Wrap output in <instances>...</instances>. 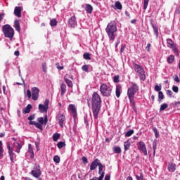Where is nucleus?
<instances>
[{"mask_svg": "<svg viewBox=\"0 0 180 180\" xmlns=\"http://www.w3.org/2000/svg\"><path fill=\"white\" fill-rule=\"evenodd\" d=\"M167 47H169V49H172L173 50V51H174V54H176V56H179V53H178V48H176V45H175V44H174V41H172V39H167Z\"/></svg>", "mask_w": 180, "mask_h": 180, "instance_id": "6e6552de", "label": "nucleus"}, {"mask_svg": "<svg viewBox=\"0 0 180 180\" xmlns=\"http://www.w3.org/2000/svg\"><path fill=\"white\" fill-rule=\"evenodd\" d=\"M133 67H134V71L136 72H137V74L139 75L140 79H141V81H145L146 80V71H144V68H143V67H141V65H140L136 63H133Z\"/></svg>", "mask_w": 180, "mask_h": 180, "instance_id": "423d86ee", "label": "nucleus"}, {"mask_svg": "<svg viewBox=\"0 0 180 180\" xmlns=\"http://www.w3.org/2000/svg\"><path fill=\"white\" fill-rule=\"evenodd\" d=\"M176 165H175V163H169L168 171L169 172H175V169H176Z\"/></svg>", "mask_w": 180, "mask_h": 180, "instance_id": "412c9836", "label": "nucleus"}, {"mask_svg": "<svg viewBox=\"0 0 180 180\" xmlns=\"http://www.w3.org/2000/svg\"><path fill=\"white\" fill-rule=\"evenodd\" d=\"M152 129L155 133V137L158 139V137H160V132H158V129H157L155 127H153Z\"/></svg>", "mask_w": 180, "mask_h": 180, "instance_id": "4c0bfd02", "label": "nucleus"}, {"mask_svg": "<svg viewBox=\"0 0 180 180\" xmlns=\"http://www.w3.org/2000/svg\"><path fill=\"white\" fill-rule=\"evenodd\" d=\"M57 19L53 18L52 20H50V25L51 26V27H54V26H57Z\"/></svg>", "mask_w": 180, "mask_h": 180, "instance_id": "2f4dec72", "label": "nucleus"}, {"mask_svg": "<svg viewBox=\"0 0 180 180\" xmlns=\"http://www.w3.org/2000/svg\"><path fill=\"white\" fill-rule=\"evenodd\" d=\"M105 180H110V176H109V175H105Z\"/></svg>", "mask_w": 180, "mask_h": 180, "instance_id": "774afa93", "label": "nucleus"}, {"mask_svg": "<svg viewBox=\"0 0 180 180\" xmlns=\"http://www.w3.org/2000/svg\"><path fill=\"white\" fill-rule=\"evenodd\" d=\"M150 47H151V44H148L146 47V49L147 50V51L150 52Z\"/></svg>", "mask_w": 180, "mask_h": 180, "instance_id": "0e129e2a", "label": "nucleus"}, {"mask_svg": "<svg viewBox=\"0 0 180 180\" xmlns=\"http://www.w3.org/2000/svg\"><path fill=\"white\" fill-rule=\"evenodd\" d=\"M84 123H85L86 127H89V122H88V119H87V117H84Z\"/></svg>", "mask_w": 180, "mask_h": 180, "instance_id": "680f3d73", "label": "nucleus"}, {"mask_svg": "<svg viewBox=\"0 0 180 180\" xmlns=\"http://www.w3.org/2000/svg\"><path fill=\"white\" fill-rule=\"evenodd\" d=\"M148 2L150 0H143V9L146 11L147 9V6H148Z\"/></svg>", "mask_w": 180, "mask_h": 180, "instance_id": "a18cd8bd", "label": "nucleus"}, {"mask_svg": "<svg viewBox=\"0 0 180 180\" xmlns=\"http://www.w3.org/2000/svg\"><path fill=\"white\" fill-rule=\"evenodd\" d=\"M39 110L40 113H47V111L49 110V108L45 107L43 104L39 105Z\"/></svg>", "mask_w": 180, "mask_h": 180, "instance_id": "4be33fe9", "label": "nucleus"}, {"mask_svg": "<svg viewBox=\"0 0 180 180\" xmlns=\"http://www.w3.org/2000/svg\"><path fill=\"white\" fill-rule=\"evenodd\" d=\"M56 68H58V70H64V66H60L59 63H56Z\"/></svg>", "mask_w": 180, "mask_h": 180, "instance_id": "052dcab7", "label": "nucleus"}, {"mask_svg": "<svg viewBox=\"0 0 180 180\" xmlns=\"http://www.w3.org/2000/svg\"><path fill=\"white\" fill-rule=\"evenodd\" d=\"M100 162L101 160L99 159H96L94 161H93L90 165V170L94 171V169H96Z\"/></svg>", "mask_w": 180, "mask_h": 180, "instance_id": "2eb2a0df", "label": "nucleus"}, {"mask_svg": "<svg viewBox=\"0 0 180 180\" xmlns=\"http://www.w3.org/2000/svg\"><path fill=\"white\" fill-rule=\"evenodd\" d=\"M82 71L84 72H89V65H84L82 67Z\"/></svg>", "mask_w": 180, "mask_h": 180, "instance_id": "72a5a7b5", "label": "nucleus"}, {"mask_svg": "<svg viewBox=\"0 0 180 180\" xmlns=\"http://www.w3.org/2000/svg\"><path fill=\"white\" fill-rule=\"evenodd\" d=\"M152 27L157 36H158V27L157 26L154 25V24L152 23Z\"/></svg>", "mask_w": 180, "mask_h": 180, "instance_id": "de8ad7c7", "label": "nucleus"}, {"mask_svg": "<svg viewBox=\"0 0 180 180\" xmlns=\"http://www.w3.org/2000/svg\"><path fill=\"white\" fill-rule=\"evenodd\" d=\"M32 108H33V107L32 106V104H28V105L22 110V113H25V115H26V113H30V110H31Z\"/></svg>", "mask_w": 180, "mask_h": 180, "instance_id": "b1692460", "label": "nucleus"}, {"mask_svg": "<svg viewBox=\"0 0 180 180\" xmlns=\"http://www.w3.org/2000/svg\"><path fill=\"white\" fill-rule=\"evenodd\" d=\"M60 96H64V95L65 94V92H67V85H65V84L62 83L60 84Z\"/></svg>", "mask_w": 180, "mask_h": 180, "instance_id": "aec40b11", "label": "nucleus"}, {"mask_svg": "<svg viewBox=\"0 0 180 180\" xmlns=\"http://www.w3.org/2000/svg\"><path fill=\"white\" fill-rule=\"evenodd\" d=\"M13 144H14V146L15 145L17 146V148L15 150V153H18L19 154V153H20V150L22 149V145H20V143H19L18 142L14 143Z\"/></svg>", "mask_w": 180, "mask_h": 180, "instance_id": "7c9ffc66", "label": "nucleus"}, {"mask_svg": "<svg viewBox=\"0 0 180 180\" xmlns=\"http://www.w3.org/2000/svg\"><path fill=\"white\" fill-rule=\"evenodd\" d=\"M162 99H164V94L162 93V91H159L158 92V102H161V101H162Z\"/></svg>", "mask_w": 180, "mask_h": 180, "instance_id": "f704fd0d", "label": "nucleus"}, {"mask_svg": "<svg viewBox=\"0 0 180 180\" xmlns=\"http://www.w3.org/2000/svg\"><path fill=\"white\" fill-rule=\"evenodd\" d=\"M136 178L137 180H144V175L143 174V173H141L140 176L136 175Z\"/></svg>", "mask_w": 180, "mask_h": 180, "instance_id": "09e8293b", "label": "nucleus"}, {"mask_svg": "<svg viewBox=\"0 0 180 180\" xmlns=\"http://www.w3.org/2000/svg\"><path fill=\"white\" fill-rule=\"evenodd\" d=\"M27 96L28 99H30V98H32V91L30 90H27Z\"/></svg>", "mask_w": 180, "mask_h": 180, "instance_id": "4d7b16f0", "label": "nucleus"}, {"mask_svg": "<svg viewBox=\"0 0 180 180\" xmlns=\"http://www.w3.org/2000/svg\"><path fill=\"white\" fill-rule=\"evenodd\" d=\"M102 104V98L96 92H94L91 97V108L94 119H98L99 112L101 111V105Z\"/></svg>", "mask_w": 180, "mask_h": 180, "instance_id": "f257e3e1", "label": "nucleus"}, {"mask_svg": "<svg viewBox=\"0 0 180 180\" xmlns=\"http://www.w3.org/2000/svg\"><path fill=\"white\" fill-rule=\"evenodd\" d=\"M126 49V44H123L121 45L120 53H123Z\"/></svg>", "mask_w": 180, "mask_h": 180, "instance_id": "13d9d810", "label": "nucleus"}, {"mask_svg": "<svg viewBox=\"0 0 180 180\" xmlns=\"http://www.w3.org/2000/svg\"><path fill=\"white\" fill-rule=\"evenodd\" d=\"M14 15L17 18H22V7L16 6L14 9Z\"/></svg>", "mask_w": 180, "mask_h": 180, "instance_id": "dca6fc26", "label": "nucleus"}, {"mask_svg": "<svg viewBox=\"0 0 180 180\" xmlns=\"http://www.w3.org/2000/svg\"><path fill=\"white\" fill-rule=\"evenodd\" d=\"M162 88V86H161V84L160 85L156 84L155 86V91H156V92H161Z\"/></svg>", "mask_w": 180, "mask_h": 180, "instance_id": "c03bdc74", "label": "nucleus"}, {"mask_svg": "<svg viewBox=\"0 0 180 180\" xmlns=\"http://www.w3.org/2000/svg\"><path fill=\"white\" fill-rule=\"evenodd\" d=\"M31 175L34 176V178H39L41 175V170L40 169V165L36 164L34 166V169L31 172Z\"/></svg>", "mask_w": 180, "mask_h": 180, "instance_id": "1a4fd4ad", "label": "nucleus"}, {"mask_svg": "<svg viewBox=\"0 0 180 180\" xmlns=\"http://www.w3.org/2000/svg\"><path fill=\"white\" fill-rule=\"evenodd\" d=\"M172 91H173V92L178 94V91H179V88H178V86H173Z\"/></svg>", "mask_w": 180, "mask_h": 180, "instance_id": "603ef678", "label": "nucleus"}, {"mask_svg": "<svg viewBox=\"0 0 180 180\" xmlns=\"http://www.w3.org/2000/svg\"><path fill=\"white\" fill-rule=\"evenodd\" d=\"M112 150L115 154H120L122 153V148L120 146H114Z\"/></svg>", "mask_w": 180, "mask_h": 180, "instance_id": "cd10ccee", "label": "nucleus"}, {"mask_svg": "<svg viewBox=\"0 0 180 180\" xmlns=\"http://www.w3.org/2000/svg\"><path fill=\"white\" fill-rule=\"evenodd\" d=\"M119 75H115L113 77V82H115V84H119Z\"/></svg>", "mask_w": 180, "mask_h": 180, "instance_id": "3c124183", "label": "nucleus"}, {"mask_svg": "<svg viewBox=\"0 0 180 180\" xmlns=\"http://www.w3.org/2000/svg\"><path fill=\"white\" fill-rule=\"evenodd\" d=\"M2 32L4 34V37H6L10 40H12V39H13V36H15V30H13L9 24L3 25Z\"/></svg>", "mask_w": 180, "mask_h": 180, "instance_id": "20e7f679", "label": "nucleus"}, {"mask_svg": "<svg viewBox=\"0 0 180 180\" xmlns=\"http://www.w3.org/2000/svg\"><path fill=\"white\" fill-rule=\"evenodd\" d=\"M120 91H122V86L117 85L116 86L115 95L117 98H120Z\"/></svg>", "mask_w": 180, "mask_h": 180, "instance_id": "393cba45", "label": "nucleus"}, {"mask_svg": "<svg viewBox=\"0 0 180 180\" xmlns=\"http://www.w3.org/2000/svg\"><path fill=\"white\" fill-rule=\"evenodd\" d=\"M58 123L60 127H64L63 124L65 122V115L64 114L59 113L58 115Z\"/></svg>", "mask_w": 180, "mask_h": 180, "instance_id": "4468645a", "label": "nucleus"}, {"mask_svg": "<svg viewBox=\"0 0 180 180\" xmlns=\"http://www.w3.org/2000/svg\"><path fill=\"white\" fill-rule=\"evenodd\" d=\"M131 86L127 90V96L134 110H136V103H134V96L139 92V86L134 82L131 83Z\"/></svg>", "mask_w": 180, "mask_h": 180, "instance_id": "7ed1b4c3", "label": "nucleus"}, {"mask_svg": "<svg viewBox=\"0 0 180 180\" xmlns=\"http://www.w3.org/2000/svg\"><path fill=\"white\" fill-rule=\"evenodd\" d=\"M32 99L33 101H37L39 99V94L40 93V89L37 87H32Z\"/></svg>", "mask_w": 180, "mask_h": 180, "instance_id": "9b49d317", "label": "nucleus"}, {"mask_svg": "<svg viewBox=\"0 0 180 180\" xmlns=\"http://www.w3.org/2000/svg\"><path fill=\"white\" fill-rule=\"evenodd\" d=\"M0 158H4V146L2 141H0Z\"/></svg>", "mask_w": 180, "mask_h": 180, "instance_id": "c756f323", "label": "nucleus"}, {"mask_svg": "<svg viewBox=\"0 0 180 180\" xmlns=\"http://www.w3.org/2000/svg\"><path fill=\"white\" fill-rule=\"evenodd\" d=\"M167 61L169 64H172V63H174V61H175V56H174V55H170L167 58Z\"/></svg>", "mask_w": 180, "mask_h": 180, "instance_id": "c85d7f7f", "label": "nucleus"}, {"mask_svg": "<svg viewBox=\"0 0 180 180\" xmlns=\"http://www.w3.org/2000/svg\"><path fill=\"white\" fill-rule=\"evenodd\" d=\"M41 67L43 72H47V63L46 62L42 63Z\"/></svg>", "mask_w": 180, "mask_h": 180, "instance_id": "e433bc0d", "label": "nucleus"}, {"mask_svg": "<svg viewBox=\"0 0 180 180\" xmlns=\"http://www.w3.org/2000/svg\"><path fill=\"white\" fill-rule=\"evenodd\" d=\"M64 81L67 84L68 86H69V88H72V86H74V84H72V81L68 79V75H66L64 77Z\"/></svg>", "mask_w": 180, "mask_h": 180, "instance_id": "a211bd4d", "label": "nucleus"}, {"mask_svg": "<svg viewBox=\"0 0 180 180\" xmlns=\"http://www.w3.org/2000/svg\"><path fill=\"white\" fill-rule=\"evenodd\" d=\"M132 134H134V130L131 129L125 134V137H130Z\"/></svg>", "mask_w": 180, "mask_h": 180, "instance_id": "ea45409f", "label": "nucleus"}, {"mask_svg": "<svg viewBox=\"0 0 180 180\" xmlns=\"http://www.w3.org/2000/svg\"><path fill=\"white\" fill-rule=\"evenodd\" d=\"M34 115H32L28 117V120L30 121L34 120Z\"/></svg>", "mask_w": 180, "mask_h": 180, "instance_id": "69168bd1", "label": "nucleus"}, {"mask_svg": "<svg viewBox=\"0 0 180 180\" xmlns=\"http://www.w3.org/2000/svg\"><path fill=\"white\" fill-rule=\"evenodd\" d=\"M37 122H35V127L37 129H39L41 130V131H43V124H47V122H49V118H47V115H45L44 118L43 117H40L37 118Z\"/></svg>", "mask_w": 180, "mask_h": 180, "instance_id": "0eeeda50", "label": "nucleus"}, {"mask_svg": "<svg viewBox=\"0 0 180 180\" xmlns=\"http://www.w3.org/2000/svg\"><path fill=\"white\" fill-rule=\"evenodd\" d=\"M100 92L102 96L109 98L112 95V87L105 83H101L100 86Z\"/></svg>", "mask_w": 180, "mask_h": 180, "instance_id": "39448f33", "label": "nucleus"}, {"mask_svg": "<svg viewBox=\"0 0 180 180\" xmlns=\"http://www.w3.org/2000/svg\"><path fill=\"white\" fill-rule=\"evenodd\" d=\"M153 155H155V150H157V142L153 143Z\"/></svg>", "mask_w": 180, "mask_h": 180, "instance_id": "8fccbe9b", "label": "nucleus"}, {"mask_svg": "<svg viewBox=\"0 0 180 180\" xmlns=\"http://www.w3.org/2000/svg\"><path fill=\"white\" fill-rule=\"evenodd\" d=\"M49 103H50V100L49 99H46L44 106L46 107L49 109Z\"/></svg>", "mask_w": 180, "mask_h": 180, "instance_id": "5fc2aeb1", "label": "nucleus"}, {"mask_svg": "<svg viewBox=\"0 0 180 180\" xmlns=\"http://www.w3.org/2000/svg\"><path fill=\"white\" fill-rule=\"evenodd\" d=\"M60 139V134L56 133L53 135V141H57Z\"/></svg>", "mask_w": 180, "mask_h": 180, "instance_id": "a19ab883", "label": "nucleus"}, {"mask_svg": "<svg viewBox=\"0 0 180 180\" xmlns=\"http://www.w3.org/2000/svg\"><path fill=\"white\" fill-rule=\"evenodd\" d=\"M105 32L110 41H115L116 37H117V25L116 21H111L108 23L105 28Z\"/></svg>", "mask_w": 180, "mask_h": 180, "instance_id": "f03ea898", "label": "nucleus"}, {"mask_svg": "<svg viewBox=\"0 0 180 180\" xmlns=\"http://www.w3.org/2000/svg\"><path fill=\"white\" fill-rule=\"evenodd\" d=\"M4 16H5V14L4 13H0V23L4 20Z\"/></svg>", "mask_w": 180, "mask_h": 180, "instance_id": "e2e57ef3", "label": "nucleus"}, {"mask_svg": "<svg viewBox=\"0 0 180 180\" xmlns=\"http://www.w3.org/2000/svg\"><path fill=\"white\" fill-rule=\"evenodd\" d=\"M28 151L31 154L30 158H34V153L33 152V148H32V144H29Z\"/></svg>", "mask_w": 180, "mask_h": 180, "instance_id": "bb28decb", "label": "nucleus"}, {"mask_svg": "<svg viewBox=\"0 0 180 180\" xmlns=\"http://www.w3.org/2000/svg\"><path fill=\"white\" fill-rule=\"evenodd\" d=\"M137 144L139 145L138 150L142 151L144 155H147V147L146 146V143L143 141H140L138 142Z\"/></svg>", "mask_w": 180, "mask_h": 180, "instance_id": "f8f14e48", "label": "nucleus"}, {"mask_svg": "<svg viewBox=\"0 0 180 180\" xmlns=\"http://www.w3.org/2000/svg\"><path fill=\"white\" fill-rule=\"evenodd\" d=\"M68 23L71 27H75L77 25V17H75V14L73 15L69 18Z\"/></svg>", "mask_w": 180, "mask_h": 180, "instance_id": "ddd939ff", "label": "nucleus"}, {"mask_svg": "<svg viewBox=\"0 0 180 180\" xmlns=\"http://www.w3.org/2000/svg\"><path fill=\"white\" fill-rule=\"evenodd\" d=\"M13 27L15 29L18 33H20V20H15L14 21Z\"/></svg>", "mask_w": 180, "mask_h": 180, "instance_id": "f3484780", "label": "nucleus"}, {"mask_svg": "<svg viewBox=\"0 0 180 180\" xmlns=\"http://www.w3.org/2000/svg\"><path fill=\"white\" fill-rule=\"evenodd\" d=\"M53 161H54V162H56V164H60V156H58V155H55V156L53 157Z\"/></svg>", "mask_w": 180, "mask_h": 180, "instance_id": "37998d69", "label": "nucleus"}, {"mask_svg": "<svg viewBox=\"0 0 180 180\" xmlns=\"http://www.w3.org/2000/svg\"><path fill=\"white\" fill-rule=\"evenodd\" d=\"M102 171H103V165L100 162L98 164V174H102Z\"/></svg>", "mask_w": 180, "mask_h": 180, "instance_id": "49530a36", "label": "nucleus"}, {"mask_svg": "<svg viewBox=\"0 0 180 180\" xmlns=\"http://www.w3.org/2000/svg\"><path fill=\"white\" fill-rule=\"evenodd\" d=\"M167 108H168V104L167 103H162L161 105H160V112L162 111V110H165V109H167Z\"/></svg>", "mask_w": 180, "mask_h": 180, "instance_id": "79ce46f5", "label": "nucleus"}, {"mask_svg": "<svg viewBox=\"0 0 180 180\" xmlns=\"http://www.w3.org/2000/svg\"><path fill=\"white\" fill-rule=\"evenodd\" d=\"M105 177V172H102L101 176L98 177V180H103V178Z\"/></svg>", "mask_w": 180, "mask_h": 180, "instance_id": "bf43d9fd", "label": "nucleus"}, {"mask_svg": "<svg viewBox=\"0 0 180 180\" xmlns=\"http://www.w3.org/2000/svg\"><path fill=\"white\" fill-rule=\"evenodd\" d=\"M115 8H117L119 11L122 10L123 8L120 1H115Z\"/></svg>", "mask_w": 180, "mask_h": 180, "instance_id": "473e14b6", "label": "nucleus"}, {"mask_svg": "<svg viewBox=\"0 0 180 180\" xmlns=\"http://www.w3.org/2000/svg\"><path fill=\"white\" fill-rule=\"evenodd\" d=\"M82 161L83 164H88V159L85 156H83L82 158Z\"/></svg>", "mask_w": 180, "mask_h": 180, "instance_id": "864d4df0", "label": "nucleus"}, {"mask_svg": "<svg viewBox=\"0 0 180 180\" xmlns=\"http://www.w3.org/2000/svg\"><path fill=\"white\" fill-rule=\"evenodd\" d=\"M84 60H91V53L86 52L83 54Z\"/></svg>", "mask_w": 180, "mask_h": 180, "instance_id": "c9c22d12", "label": "nucleus"}, {"mask_svg": "<svg viewBox=\"0 0 180 180\" xmlns=\"http://www.w3.org/2000/svg\"><path fill=\"white\" fill-rule=\"evenodd\" d=\"M85 11L87 13L91 14L94 11V7L91 4H86Z\"/></svg>", "mask_w": 180, "mask_h": 180, "instance_id": "5701e85b", "label": "nucleus"}, {"mask_svg": "<svg viewBox=\"0 0 180 180\" xmlns=\"http://www.w3.org/2000/svg\"><path fill=\"white\" fill-rule=\"evenodd\" d=\"M130 146H131V143H130V140H127L124 143V150L127 151L130 148Z\"/></svg>", "mask_w": 180, "mask_h": 180, "instance_id": "a878e982", "label": "nucleus"}, {"mask_svg": "<svg viewBox=\"0 0 180 180\" xmlns=\"http://www.w3.org/2000/svg\"><path fill=\"white\" fill-rule=\"evenodd\" d=\"M69 109L71 110L74 117H75L77 116V108H75V105L74 104H70Z\"/></svg>", "mask_w": 180, "mask_h": 180, "instance_id": "6ab92c4d", "label": "nucleus"}, {"mask_svg": "<svg viewBox=\"0 0 180 180\" xmlns=\"http://www.w3.org/2000/svg\"><path fill=\"white\" fill-rule=\"evenodd\" d=\"M7 148L8 150L11 161L12 162H15V158H16V155H15V153H13V147L11 146V143H8Z\"/></svg>", "mask_w": 180, "mask_h": 180, "instance_id": "9d476101", "label": "nucleus"}, {"mask_svg": "<svg viewBox=\"0 0 180 180\" xmlns=\"http://www.w3.org/2000/svg\"><path fill=\"white\" fill-rule=\"evenodd\" d=\"M58 148H63V147H65V143L63 141H60L57 143Z\"/></svg>", "mask_w": 180, "mask_h": 180, "instance_id": "58836bf2", "label": "nucleus"}, {"mask_svg": "<svg viewBox=\"0 0 180 180\" xmlns=\"http://www.w3.org/2000/svg\"><path fill=\"white\" fill-rule=\"evenodd\" d=\"M173 92H172V91H171V90H167V95L168 96H169V98H172V95H173Z\"/></svg>", "mask_w": 180, "mask_h": 180, "instance_id": "6e6d98bb", "label": "nucleus"}, {"mask_svg": "<svg viewBox=\"0 0 180 180\" xmlns=\"http://www.w3.org/2000/svg\"><path fill=\"white\" fill-rule=\"evenodd\" d=\"M174 81L175 82H179V77H178V75L175 76Z\"/></svg>", "mask_w": 180, "mask_h": 180, "instance_id": "338daca9", "label": "nucleus"}]
</instances>
